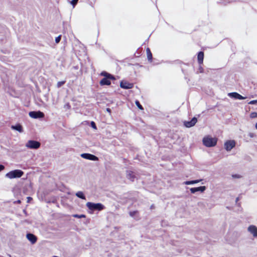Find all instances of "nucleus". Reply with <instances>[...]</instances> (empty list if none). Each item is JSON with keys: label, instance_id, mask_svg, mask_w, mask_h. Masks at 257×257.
<instances>
[{"label": "nucleus", "instance_id": "1", "mask_svg": "<svg viewBox=\"0 0 257 257\" xmlns=\"http://www.w3.org/2000/svg\"><path fill=\"white\" fill-rule=\"evenodd\" d=\"M86 206L90 210L94 211H101L105 208V206L100 203H93L88 202Z\"/></svg>", "mask_w": 257, "mask_h": 257}, {"label": "nucleus", "instance_id": "2", "mask_svg": "<svg viewBox=\"0 0 257 257\" xmlns=\"http://www.w3.org/2000/svg\"><path fill=\"white\" fill-rule=\"evenodd\" d=\"M24 172L21 170L16 169L12 170L6 174V177L9 179L21 178L24 175Z\"/></svg>", "mask_w": 257, "mask_h": 257}, {"label": "nucleus", "instance_id": "3", "mask_svg": "<svg viewBox=\"0 0 257 257\" xmlns=\"http://www.w3.org/2000/svg\"><path fill=\"white\" fill-rule=\"evenodd\" d=\"M217 139L209 136L205 137L202 140L203 144L207 147H213L217 144Z\"/></svg>", "mask_w": 257, "mask_h": 257}, {"label": "nucleus", "instance_id": "4", "mask_svg": "<svg viewBox=\"0 0 257 257\" xmlns=\"http://www.w3.org/2000/svg\"><path fill=\"white\" fill-rule=\"evenodd\" d=\"M40 146V143L35 140H29L26 144V147L31 149H38Z\"/></svg>", "mask_w": 257, "mask_h": 257}, {"label": "nucleus", "instance_id": "5", "mask_svg": "<svg viewBox=\"0 0 257 257\" xmlns=\"http://www.w3.org/2000/svg\"><path fill=\"white\" fill-rule=\"evenodd\" d=\"M29 115L31 118L35 119L42 118L44 117V113L40 110L30 111Z\"/></svg>", "mask_w": 257, "mask_h": 257}, {"label": "nucleus", "instance_id": "6", "mask_svg": "<svg viewBox=\"0 0 257 257\" xmlns=\"http://www.w3.org/2000/svg\"><path fill=\"white\" fill-rule=\"evenodd\" d=\"M80 156L83 159L91 161H96L98 160L97 156L89 153H82L80 155Z\"/></svg>", "mask_w": 257, "mask_h": 257}, {"label": "nucleus", "instance_id": "7", "mask_svg": "<svg viewBox=\"0 0 257 257\" xmlns=\"http://www.w3.org/2000/svg\"><path fill=\"white\" fill-rule=\"evenodd\" d=\"M235 146V142L234 140H228L224 143V148L227 151H230Z\"/></svg>", "mask_w": 257, "mask_h": 257}, {"label": "nucleus", "instance_id": "8", "mask_svg": "<svg viewBox=\"0 0 257 257\" xmlns=\"http://www.w3.org/2000/svg\"><path fill=\"white\" fill-rule=\"evenodd\" d=\"M120 87L125 89H131L133 88L134 84L124 80H121L120 82Z\"/></svg>", "mask_w": 257, "mask_h": 257}, {"label": "nucleus", "instance_id": "9", "mask_svg": "<svg viewBox=\"0 0 257 257\" xmlns=\"http://www.w3.org/2000/svg\"><path fill=\"white\" fill-rule=\"evenodd\" d=\"M197 121V118L196 117H193L190 121H184V125L186 127L189 128L195 125Z\"/></svg>", "mask_w": 257, "mask_h": 257}, {"label": "nucleus", "instance_id": "10", "mask_svg": "<svg viewBox=\"0 0 257 257\" xmlns=\"http://www.w3.org/2000/svg\"><path fill=\"white\" fill-rule=\"evenodd\" d=\"M26 238L32 244H35L38 240L37 237L35 234L30 232L27 233Z\"/></svg>", "mask_w": 257, "mask_h": 257}, {"label": "nucleus", "instance_id": "11", "mask_svg": "<svg viewBox=\"0 0 257 257\" xmlns=\"http://www.w3.org/2000/svg\"><path fill=\"white\" fill-rule=\"evenodd\" d=\"M206 189V187L205 186H201L197 187L191 188L190 191L191 193L194 194L197 192H204Z\"/></svg>", "mask_w": 257, "mask_h": 257}, {"label": "nucleus", "instance_id": "12", "mask_svg": "<svg viewBox=\"0 0 257 257\" xmlns=\"http://www.w3.org/2000/svg\"><path fill=\"white\" fill-rule=\"evenodd\" d=\"M248 231L252 234L253 237H257V227L255 225H250L248 227Z\"/></svg>", "mask_w": 257, "mask_h": 257}, {"label": "nucleus", "instance_id": "13", "mask_svg": "<svg viewBox=\"0 0 257 257\" xmlns=\"http://www.w3.org/2000/svg\"><path fill=\"white\" fill-rule=\"evenodd\" d=\"M126 177L132 182H134L136 178L135 173L131 170L126 171Z\"/></svg>", "mask_w": 257, "mask_h": 257}, {"label": "nucleus", "instance_id": "14", "mask_svg": "<svg viewBox=\"0 0 257 257\" xmlns=\"http://www.w3.org/2000/svg\"><path fill=\"white\" fill-rule=\"evenodd\" d=\"M11 128L13 130L17 131L19 133L23 132V128L22 125L20 123H17L15 125H12L11 126Z\"/></svg>", "mask_w": 257, "mask_h": 257}, {"label": "nucleus", "instance_id": "15", "mask_svg": "<svg viewBox=\"0 0 257 257\" xmlns=\"http://www.w3.org/2000/svg\"><path fill=\"white\" fill-rule=\"evenodd\" d=\"M228 96L234 99L241 100V94L235 92L229 93Z\"/></svg>", "mask_w": 257, "mask_h": 257}, {"label": "nucleus", "instance_id": "16", "mask_svg": "<svg viewBox=\"0 0 257 257\" xmlns=\"http://www.w3.org/2000/svg\"><path fill=\"white\" fill-rule=\"evenodd\" d=\"M204 59V52L203 51H199L197 54L198 63L199 65L203 63Z\"/></svg>", "mask_w": 257, "mask_h": 257}, {"label": "nucleus", "instance_id": "17", "mask_svg": "<svg viewBox=\"0 0 257 257\" xmlns=\"http://www.w3.org/2000/svg\"><path fill=\"white\" fill-rule=\"evenodd\" d=\"M99 84L101 86L104 85H110L111 84V82L109 80V78H103L99 82Z\"/></svg>", "mask_w": 257, "mask_h": 257}, {"label": "nucleus", "instance_id": "18", "mask_svg": "<svg viewBox=\"0 0 257 257\" xmlns=\"http://www.w3.org/2000/svg\"><path fill=\"white\" fill-rule=\"evenodd\" d=\"M202 179H198V180H189L186 181L184 182V184L185 185H192L197 184L201 181H202Z\"/></svg>", "mask_w": 257, "mask_h": 257}, {"label": "nucleus", "instance_id": "19", "mask_svg": "<svg viewBox=\"0 0 257 257\" xmlns=\"http://www.w3.org/2000/svg\"><path fill=\"white\" fill-rule=\"evenodd\" d=\"M146 52H147V58H148L149 61L152 62V59H153V56H152V52H151L150 48H147L146 49Z\"/></svg>", "mask_w": 257, "mask_h": 257}, {"label": "nucleus", "instance_id": "20", "mask_svg": "<svg viewBox=\"0 0 257 257\" xmlns=\"http://www.w3.org/2000/svg\"><path fill=\"white\" fill-rule=\"evenodd\" d=\"M75 195L79 198L80 199H83V200H85L86 199V197L84 195V194L83 193V192L82 191H78L75 194Z\"/></svg>", "mask_w": 257, "mask_h": 257}, {"label": "nucleus", "instance_id": "21", "mask_svg": "<svg viewBox=\"0 0 257 257\" xmlns=\"http://www.w3.org/2000/svg\"><path fill=\"white\" fill-rule=\"evenodd\" d=\"M110 74V73H109L105 71H102L100 73V75L103 76L104 77L103 78H108Z\"/></svg>", "mask_w": 257, "mask_h": 257}, {"label": "nucleus", "instance_id": "22", "mask_svg": "<svg viewBox=\"0 0 257 257\" xmlns=\"http://www.w3.org/2000/svg\"><path fill=\"white\" fill-rule=\"evenodd\" d=\"M135 104L136 105H137V106L138 107V108L140 110H143L144 109V107H143V106L141 104L140 101L138 100H136L135 101Z\"/></svg>", "mask_w": 257, "mask_h": 257}, {"label": "nucleus", "instance_id": "23", "mask_svg": "<svg viewBox=\"0 0 257 257\" xmlns=\"http://www.w3.org/2000/svg\"><path fill=\"white\" fill-rule=\"evenodd\" d=\"M73 216L75 218H85L86 216L84 214H75L73 215Z\"/></svg>", "mask_w": 257, "mask_h": 257}, {"label": "nucleus", "instance_id": "24", "mask_svg": "<svg viewBox=\"0 0 257 257\" xmlns=\"http://www.w3.org/2000/svg\"><path fill=\"white\" fill-rule=\"evenodd\" d=\"M65 81H61L58 82L57 84V87L59 88L65 83Z\"/></svg>", "mask_w": 257, "mask_h": 257}, {"label": "nucleus", "instance_id": "25", "mask_svg": "<svg viewBox=\"0 0 257 257\" xmlns=\"http://www.w3.org/2000/svg\"><path fill=\"white\" fill-rule=\"evenodd\" d=\"M90 126L94 130L97 129V126L96 125V123L93 121H91L90 122Z\"/></svg>", "mask_w": 257, "mask_h": 257}, {"label": "nucleus", "instance_id": "26", "mask_svg": "<svg viewBox=\"0 0 257 257\" xmlns=\"http://www.w3.org/2000/svg\"><path fill=\"white\" fill-rule=\"evenodd\" d=\"M62 36L61 35H59L58 37L55 38V43L58 44L60 42L61 40Z\"/></svg>", "mask_w": 257, "mask_h": 257}, {"label": "nucleus", "instance_id": "27", "mask_svg": "<svg viewBox=\"0 0 257 257\" xmlns=\"http://www.w3.org/2000/svg\"><path fill=\"white\" fill-rule=\"evenodd\" d=\"M250 117L252 118H256L257 117V112H252L250 114Z\"/></svg>", "mask_w": 257, "mask_h": 257}, {"label": "nucleus", "instance_id": "28", "mask_svg": "<svg viewBox=\"0 0 257 257\" xmlns=\"http://www.w3.org/2000/svg\"><path fill=\"white\" fill-rule=\"evenodd\" d=\"M137 212H138L137 211H130L129 212V214L131 216L133 217L137 214Z\"/></svg>", "mask_w": 257, "mask_h": 257}, {"label": "nucleus", "instance_id": "29", "mask_svg": "<svg viewBox=\"0 0 257 257\" xmlns=\"http://www.w3.org/2000/svg\"><path fill=\"white\" fill-rule=\"evenodd\" d=\"M78 0H72L71 2V4L73 6V7H74L78 3Z\"/></svg>", "mask_w": 257, "mask_h": 257}, {"label": "nucleus", "instance_id": "30", "mask_svg": "<svg viewBox=\"0 0 257 257\" xmlns=\"http://www.w3.org/2000/svg\"><path fill=\"white\" fill-rule=\"evenodd\" d=\"M109 80H115V77L114 75H112V74H110L109 77H108Z\"/></svg>", "mask_w": 257, "mask_h": 257}, {"label": "nucleus", "instance_id": "31", "mask_svg": "<svg viewBox=\"0 0 257 257\" xmlns=\"http://www.w3.org/2000/svg\"><path fill=\"white\" fill-rule=\"evenodd\" d=\"M232 178H239L240 176L238 174H233L232 175Z\"/></svg>", "mask_w": 257, "mask_h": 257}, {"label": "nucleus", "instance_id": "32", "mask_svg": "<svg viewBox=\"0 0 257 257\" xmlns=\"http://www.w3.org/2000/svg\"><path fill=\"white\" fill-rule=\"evenodd\" d=\"M27 202L28 203H30L31 201L33 200V198L31 197H29V196L27 197Z\"/></svg>", "mask_w": 257, "mask_h": 257}, {"label": "nucleus", "instance_id": "33", "mask_svg": "<svg viewBox=\"0 0 257 257\" xmlns=\"http://www.w3.org/2000/svg\"><path fill=\"white\" fill-rule=\"evenodd\" d=\"M257 103V100H253L249 102V104H256Z\"/></svg>", "mask_w": 257, "mask_h": 257}, {"label": "nucleus", "instance_id": "34", "mask_svg": "<svg viewBox=\"0 0 257 257\" xmlns=\"http://www.w3.org/2000/svg\"><path fill=\"white\" fill-rule=\"evenodd\" d=\"M4 169H5V166L2 164H0V172L3 171Z\"/></svg>", "mask_w": 257, "mask_h": 257}, {"label": "nucleus", "instance_id": "35", "mask_svg": "<svg viewBox=\"0 0 257 257\" xmlns=\"http://www.w3.org/2000/svg\"><path fill=\"white\" fill-rule=\"evenodd\" d=\"M248 136H249L251 138H253L255 136V135L253 133H249L248 134Z\"/></svg>", "mask_w": 257, "mask_h": 257}, {"label": "nucleus", "instance_id": "36", "mask_svg": "<svg viewBox=\"0 0 257 257\" xmlns=\"http://www.w3.org/2000/svg\"><path fill=\"white\" fill-rule=\"evenodd\" d=\"M199 71H200V73L203 72V68L201 66L199 67Z\"/></svg>", "mask_w": 257, "mask_h": 257}, {"label": "nucleus", "instance_id": "37", "mask_svg": "<svg viewBox=\"0 0 257 257\" xmlns=\"http://www.w3.org/2000/svg\"><path fill=\"white\" fill-rule=\"evenodd\" d=\"M106 110L107 112H108V113H109L110 114L111 113V109L109 108H107L106 109Z\"/></svg>", "mask_w": 257, "mask_h": 257}, {"label": "nucleus", "instance_id": "38", "mask_svg": "<svg viewBox=\"0 0 257 257\" xmlns=\"http://www.w3.org/2000/svg\"><path fill=\"white\" fill-rule=\"evenodd\" d=\"M14 203H15L20 204L21 203V201L20 200H18L16 201H15Z\"/></svg>", "mask_w": 257, "mask_h": 257}, {"label": "nucleus", "instance_id": "39", "mask_svg": "<svg viewBox=\"0 0 257 257\" xmlns=\"http://www.w3.org/2000/svg\"><path fill=\"white\" fill-rule=\"evenodd\" d=\"M66 106H67V108H70V105H69V103H67L66 105Z\"/></svg>", "mask_w": 257, "mask_h": 257}, {"label": "nucleus", "instance_id": "40", "mask_svg": "<svg viewBox=\"0 0 257 257\" xmlns=\"http://www.w3.org/2000/svg\"><path fill=\"white\" fill-rule=\"evenodd\" d=\"M154 208V205H152L151 206V209H153Z\"/></svg>", "mask_w": 257, "mask_h": 257}, {"label": "nucleus", "instance_id": "41", "mask_svg": "<svg viewBox=\"0 0 257 257\" xmlns=\"http://www.w3.org/2000/svg\"><path fill=\"white\" fill-rule=\"evenodd\" d=\"M239 200V197L236 198V201H237L238 200Z\"/></svg>", "mask_w": 257, "mask_h": 257}, {"label": "nucleus", "instance_id": "42", "mask_svg": "<svg viewBox=\"0 0 257 257\" xmlns=\"http://www.w3.org/2000/svg\"><path fill=\"white\" fill-rule=\"evenodd\" d=\"M255 128L257 130V122L255 124Z\"/></svg>", "mask_w": 257, "mask_h": 257}, {"label": "nucleus", "instance_id": "43", "mask_svg": "<svg viewBox=\"0 0 257 257\" xmlns=\"http://www.w3.org/2000/svg\"><path fill=\"white\" fill-rule=\"evenodd\" d=\"M242 99H244V97L243 96L241 97Z\"/></svg>", "mask_w": 257, "mask_h": 257}]
</instances>
